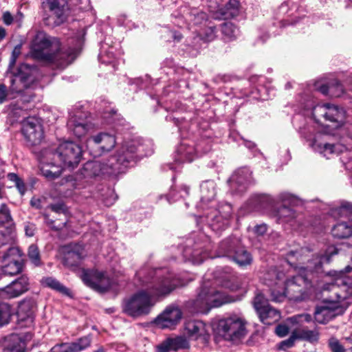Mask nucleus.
<instances>
[{"mask_svg":"<svg viewBox=\"0 0 352 352\" xmlns=\"http://www.w3.org/2000/svg\"><path fill=\"white\" fill-rule=\"evenodd\" d=\"M297 338L302 340H306L309 342H315L318 339L319 333L317 331L314 330H300L296 331Z\"/></svg>","mask_w":352,"mask_h":352,"instance_id":"58836bf2","label":"nucleus"},{"mask_svg":"<svg viewBox=\"0 0 352 352\" xmlns=\"http://www.w3.org/2000/svg\"><path fill=\"white\" fill-rule=\"evenodd\" d=\"M14 94H11V89L7 90V87L4 84L0 85V104L3 103L8 100L15 98Z\"/></svg>","mask_w":352,"mask_h":352,"instance_id":"37998d69","label":"nucleus"},{"mask_svg":"<svg viewBox=\"0 0 352 352\" xmlns=\"http://www.w3.org/2000/svg\"><path fill=\"white\" fill-rule=\"evenodd\" d=\"M221 32L226 38L232 40L237 36L239 30L233 23L227 22L223 23Z\"/></svg>","mask_w":352,"mask_h":352,"instance_id":"e433bc0d","label":"nucleus"},{"mask_svg":"<svg viewBox=\"0 0 352 352\" xmlns=\"http://www.w3.org/2000/svg\"><path fill=\"white\" fill-rule=\"evenodd\" d=\"M28 256L35 266H39L41 265L40 252L36 245L32 244L29 247Z\"/></svg>","mask_w":352,"mask_h":352,"instance_id":"ea45409f","label":"nucleus"},{"mask_svg":"<svg viewBox=\"0 0 352 352\" xmlns=\"http://www.w3.org/2000/svg\"><path fill=\"white\" fill-rule=\"evenodd\" d=\"M11 220V214L6 204H2L0 208V224L8 223Z\"/></svg>","mask_w":352,"mask_h":352,"instance_id":"a18cd8bd","label":"nucleus"},{"mask_svg":"<svg viewBox=\"0 0 352 352\" xmlns=\"http://www.w3.org/2000/svg\"><path fill=\"white\" fill-rule=\"evenodd\" d=\"M22 133L29 146L39 144L43 138V130L40 121L34 117H30L22 122Z\"/></svg>","mask_w":352,"mask_h":352,"instance_id":"2eb2a0df","label":"nucleus"},{"mask_svg":"<svg viewBox=\"0 0 352 352\" xmlns=\"http://www.w3.org/2000/svg\"><path fill=\"white\" fill-rule=\"evenodd\" d=\"M66 3V0H44L42 6L54 19V23L58 25L63 21Z\"/></svg>","mask_w":352,"mask_h":352,"instance_id":"5701e85b","label":"nucleus"},{"mask_svg":"<svg viewBox=\"0 0 352 352\" xmlns=\"http://www.w3.org/2000/svg\"><path fill=\"white\" fill-rule=\"evenodd\" d=\"M172 350L178 351L179 349H187L190 348V344L186 337L183 336H176L175 338H168Z\"/></svg>","mask_w":352,"mask_h":352,"instance_id":"f704fd0d","label":"nucleus"},{"mask_svg":"<svg viewBox=\"0 0 352 352\" xmlns=\"http://www.w3.org/2000/svg\"><path fill=\"white\" fill-rule=\"evenodd\" d=\"M11 316L10 305L6 302H0V326L8 324Z\"/></svg>","mask_w":352,"mask_h":352,"instance_id":"c9c22d12","label":"nucleus"},{"mask_svg":"<svg viewBox=\"0 0 352 352\" xmlns=\"http://www.w3.org/2000/svg\"><path fill=\"white\" fill-rule=\"evenodd\" d=\"M217 331L224 340L238 343L247 335L246 322L236 316L222 319L218 323Z\"/></svg>","mask_w":352,"mask_h":352,"instance_id":"423d86ee","label":"nucleus"},{"mask_svg":"<svg viewBox=\"0 0 352 352\" xmlns=\"http://www.w3.org/2000/svg\"><path fill=\"white\" fill-rule=\"evenodd\" d=\"M113 55L112 52H109L107 54V55L101 54L99 56V59L102 63L109 64L111 63V59L113 58Z\"/></svg>","mask_w":352,"mask_h":352,"instance_id":"bf43d9fd","label":"nucleus"},{"mask_svg":"<svg viewBox=\"0 0 352 352\" xmlns=\"http://www.w3.org/2000/svg\"><path fill=\"white\" fill-rule=\"evenodd\" d=\"M136 276L146 289L124 302V311L132 317L148 314L160 298L166 297L181 285L176 275L165 268L141 270Z\"/></svg>","mask_w":352,"mask_h":352,"instance_id":"f257e3e1","label":"nucleus"},{"mask_svg":"<svg viewBox=\"0 0 352 352\" xmlns=\"http://www.w3.org/2000/svg\"><path fill=\"white\" fill-rule=\"evenodd\" d=\"M17 316L21 327H30L34 322L33 305L30 301L21 302L18 307Z\"/></svg>","mask_w":352,"mask_h":352,"instance_id":"bb28decb","label":"nucleus"},{"mask_svg":"<svg viewBox=\"0 0 352 352\" xmlns=\"http://www.w3.org/2000/svg\"><path fill=\"white\" fill-rule=\"evenodd\" d=\"M338 254V249L331 246L327 250L324 254L314 257L309 261L306 267H302L299 270V274L288 278L285 287L277 293L274 290L272 291V300L275 302H281L287 296L291 300L300 301L307 298L312 292V284L309 280V275L313 272H318L321 269L324 263H329L331 257Z\"/></svg>","mask_w":352,"mask_h":352,"instance_id":"f03ea898","label":"nucleus"},{"mask_svg":"<svg viewBox=\"0 0 352 352\" xmlns=\"http://www.w3.org/2000/svg\"><path fill=\"white\" fill-rule=\"evenodd\" d=\"M84 34L82 32L78 34L74 48L62 51L60 50V42L57 38H51L43 32H38L32 40V50L35 57L65 67L72 63L80 52Z\"/></svg>","mask_w":352,"mask_h":352,"instance_id":"7ed1b4c3","label":"nucleus"},{"mask_svg":"<svg viewBox=\"0 0 352 352\" xmlns=\"http://www.w3.org/2000/svg\"><path fill=\"white\" fill-rule=\"evenodd\" d=\"M232 300L223 292L204 283L197 297L186 303L192 313H207L212 307H218Z\"/></svg>","mask_w":352,"mask_h":352,"instance_id":"39448f33","label":"nucleus"},{"mask_svg":"<svg viewBox=\"0 0 352 352\" xmlns=\"http://www.w3.org/2000/svg\"><path fill=\"white\" fill-rule=\"evenodd\" d=\"M240 8L239 0H230L226 4V9L230 12L232 16L237 15Z\"/></svg>","mask_w":352,"mask_h":352,"instance_id":"de8ad7c7","label":"nucleus"},{"mask_svg":"<svg viewBox=\"0 0 352 352\" xmlns=\"http://www.w3.org/2000/svg\"><path fill=\"white\" fill-rule=\"evenodd\" d=\"M220 249L223 252L222 256L232 258L239 266L250 265L252 257L244 248L239 247V241L237 239H227L220 244Z\"/></svg>","mask_w":352,"mask_h":352,"instance_id":"f8f14e48","label":"nucleus"},{"mask_svg":"<svg viewBox=\"0 0 352 352\" xmlns=\"http://www.w3.org/2000/svg\"><path fill=\"white\" fill-rule=\"evenodd\" d=\"M312 115L314 120L318 122L321 118L333 124L336 128H340L344 125L346 120L344 109L331 103L317 104L312 109Z\"/></svg>","mask_w":352,"mask_h":352,"instance_id":"1a4fd4ad","label":"nucleus"},{"mask_svg":"<svg viewBox=\"0 0 352 352\" xmlns=\"http://www.w3.org/2000/svg\"><path fill=\"white\" fill-rule=\"evenodd\" d=\"M315 89L323 95L331 97H340L344 94L343 85L337 79H333L327 84L317 82Z\"/></svg>","mask_w":352,"mask_h":352,"instance_id":"cd10ccee","label":"nucleus"},{"mask_svg":"<svg viewBox=\"0 0 352 352\" xmlns=\"http://www.w3.org/2000/svg\"><path fill=\"white\" fill-rule=\"evenodd\" d=\"M208 256L206 252H200L198 250L193 252L191 260L194 263L200 264Z\"/></svg>","mask_w":352,"mask_h":352,"instance_id":"603ef678","label":"nucleus"},{"mask_svg":"<svg viewBox=\"0 0 352 352\" xmlns=\"http://www.w3.org/2000/svg\"><path fill=\"white\" fill-rule=\"evenodd\" d=\"M91 342L89 336H85L74 342L63 343V347H66L69 352H80L88 348L91 345Z\"/></svg>","mask_w":352,"mask_h":352,"instance_id":"2f4dec72","label":"nucleus"},{"mask_svg":"<svg viewBox=\"0 0 352 352\" xmlns=\"http://www.w3.org/2000/svg\"><path fill=\"white\" fill-rule=\"evenodd\" d=\"M311 320V316L309 314H299L294 316L287 319V322L292 324H299L302 322H309Z\"/></svg>","mask_w":352,"mask_h":352,"instance_id":"49530a36","label":"nucleus"},{"mask_svg":"<svg viewBox=\"0 0 352 352\" xmlns=\"http://www.w3.org/2000/svg\"><path fill=\"white\" fill-rule=\"evenodd\" d=\"M329 346L332 352H345L344 346L335 338H331L329 340Z\"/></svg>","mask_w":352,"mask_h":352,"instance_id":"8fccbe9b","label":"nucleus"},{"mask_svg":"<svg viewBox=\"0 0 352 352\" xmlns=\"http://www.w3.org/2000/svg\"><path fill=\"white\" fill-rule=\"evenodd\" d=\"M10 341H11L12 344L7 345L3 350V352H24V346L22 345L20 339L17 336L13 335L10 336Z\"/></svg>","mask_w":352,"mask_h":352,"instance_id":"4c0bfd02","label":"nucleus"},{"mask_svg":"<svg viewBox=\"0 0 352 352\" xmlns=\"http://www.w3.org/2000/svg\"><path fill=\"white\" fill-rule=\"evenodd\" d=\"M52 155L53 160L64 168H74L81 160L82 148L73 142L67 141L60 144Z\"/></svg>","mask_w":352,"mask_h":352,"instance_id":"0eeeda50","label":"nucleus"},{"mask_svg":"<svg viewBox=\"0 0 352 352\" xmlns=\"http://www.w3.org/2000/svg\"><path fill=\"white\" fill-rule=\"evenodd\" d=\"M3 21L6 25H9L12 23L13 17L9 12H6L3 14Z\"/></svg>","mask_w":352,"mask_h":352,"instance_id":"680f3d73","label":"nucleus"},{"mask_svg":"<svg viewBox=\"0 0 352 352\" xmlns=\"http://www.w3.org/2000/svg\"><path fill=\"white\" fill-rule=\"evenodd\" d=\"M312 147L324 155V157L329 158V155L339 154L344 152L346 148L344 145L337 143L331 144L326 142H319L317 140H314L312 143Z\"/></svg>","mask_w":352,"mask_h":352,"instance_id":"c85d7f7f","label":"nucleus"},{"mask_svg":"<svg viewBox=\"0 0 352 352\" xmlns=\"http://www.w3.org/2000/svg\"><path fill=\"white\" fill-rule=\"evenodd\" d=\"M289 333V328L285 324H279L276 328V333L280 337H284Z\"/></svg>","mask_w":352,"mask_h":352,"instance_id":"4d7b16f0","label":"nucleus"},{"mask_svg":"<svg viewBox=\"0 0 352 352\" xmlns=\"http://www.w3.org/2000/svg\"><path fill=\"white\" fill-rule=\"evenodd\" d=\"M82 258V253L79 250H73L67 254L65 261L67 263H69V260H74V263L72 265H77Z\"/></svg>","mask_w":352,"mask_h":352,"instance_id":"c03bdc74","label":"nucleus"},{"mask_svg":"<svg viewBox=\"0 0 352 352\" xmlns=\"http://www.w3.org/2000/svg\"><path fill=\"white\" fill-rule=\"evenodd\" d=\"M6 34V30L3 27H0V42L5 38Z\"/></svg>","mask_w":352,"mask_h":352,"instance_id":"338daca9","label":"nucleus"},{"mask_svg":"<svg viewBox=\"0 0 352 352\" xmlns=\"http://www.w3.org/2000/svg\"><path fill=\"white\" fill-rule=\"evenodd\" d=\"M343 312L342 308L337 303L333 307H318L314 314L315 320L320 324H325Z\"/></svg>","mask_w":352,"mask_h":352,"instance_id":"b1692460","label":"nucleus"},{"mask_svg":"<svg viewBox=\"0 0 352 352\" xmlns=\"http://www.w3.org/2000/svg\"><path fill=\"white\" fill-rule=\"evenodd\" d=\"M184 329L188 337L193 340H197L207 334L206 324L199 320L187 321Z\"/></svg>","mask_w":352,"mask_h":352,"instance_id":"7c9ffc66","label":"nucleus"},{"mask_svg":"<svg viewBox=\"0 0 352 352\" xmlns=\"http://www.w3.org/2000/svg\"><path fill=\"white\" fill-rule=\"evenodd\" d=\"M254 232L258 235H263L267 231V226L265 224L258 225L254 227Z\"/></svg>","mask_w":352,"mask_h":352,"instance_id":"052dcab7","label":"nucleus"},{"mask_svg":"<svg viewBox=\"0 0 352 352\" xmlns=\"http://www.w3.org/2000/svg\"><path fill=\"white\" fill-rule=\"evenodd\" d=\"M252 182V172L248 168H241L236 170L228 180L230 188L242 192Z\"/></svg>","mask_w":352,"mask_h":352,"instance_id":"4be33fe9","label":"nucleus"},{"mask_svg":"<svg viewBox=\"0 0 352 352\" xmlns=\"http://www.w3.org/2000/svg\"><path fill=\"white\" fill-rule=\"evenodd\" d=\"M36 68L27 64H22L18 69V72L14 75L11 80V94L16 97L22 94L24 90L30 88L36 80Z\"/></svg>","mask_w":352,"mask_h":352,"instance_id":"9d476101","label":"nucleus"},{"mask_svg":"<svg viewBox=\"0 0 352 352\" xmlns=\"http://www.w3.org/2000/svg\"><path fill=\"white\" fill-rule=\"evenodd\" d=\"M82 174L85 177H94L103 174H116L108 160L90 161L85 164Z\"/></svg>","mask_w":352,"mask_h":352,"instance_id":"6ab92c4d","label":"nucleus"},{"mask_svg":"<svg viewBox=\"0 0 352 352\" xmlns=\"http://www.w3.org/2000/svg\"><path fill=\"white\" fill-rule=\"evenodd\" d=\"M21 46L20 45H18L13 50L10 62V66H12L15 64L16 58L21 54Z\"/></svg>","mask_w":352,"mask_h":352,"instance_id":"6e6d98bb","label":"nucleus"},{"mask_svg":"<svg viewBox=\"0 0 352 352\" xmlns=\"http://www.w3.org/2000/svg\"><path fill=\"white\" fill-rule=\"evenodd\" d=\"M14 240V234L12 231L3 227H0V246L6 244L12 245Z\"/></svg>","mask_w":352,"mask_h":352,"instance_id":"a19ab883","label":"nucleus"},{"mask_svg":"<svg viewBox=\"0 0 352 352\" xmlns=\"http://www.w3.org/2000/svg\"><path fill=\"white\" fill-rule=\"evenodd\" d=\"M296 338H298L296 332L294 331L292 333V334L288 339L282 341L279 344V346H278L279 349L286 350L287 349L292 347L294 345V342Z\"/></svg>","mask_w":352,"mask_h":352,"instance_id":"09e8293b","label":"nucleus"},{"mask_svg":"<svg viewBox=\"0 0 352 352\" xmlns=\"http://www.w3.org/2000/svg\"><path fill=\"white\" fill-rule=\"evenodd\" d=\"M41 283L52 289H54L64 295L69 296V290L62 285L58 280L52 277H45L41 280Z\"/></svg>","mask_w":352,"mask_h":352,"instance_id":"72a5a7b5","label":"nucleus"},{"mask_svg":"<svg viewBox=\"0 0 352 352\" xmlns=\"http://www.w3.org/2000/svg\"><path fill=\"white\" fill-rule=\"evenodd\" d=\"M87 113L77 111L73 115H71L68 122V129L77 138H81L85 135L91 126L87 120Z\"/></svg>","mask_w":352,"mask_h":352,"instance_id":"a211bd4d","label":"nucleus"},{"mask_svg":"<svg viewBox=\"0 0 352 352\" xmlns=\"http://www.w3.org/2000/svg\"><path fill=\"white\" fill-rule=\"evenodd\" d=\"M91 143L96 144L97 148L102 152H107L115 146L116 140L113 135L108 133H100L96 135L91 136L88 140L89 145Z\"/></svg>","mask_w":352,"mask_h":352,"instance_id":"393cba45","label":"nucleus"},{"mask_svg":"<svg viewBox=\"0 0 352 352\" xmlns=\"http://www.w3.org/2000/svg\"><path fill=\"white\" fill-rule=\"evenodd\" d=\"M201 207L208 210L205 216L208 223L214 231H219L228 227L232 212L230 204H225L219 208H207L206 206L212 202L216 195V184L213 180H206L201 184Z\"/></svg>","mask_w":352,"mask_h":352,"instance_id":"20e7f679","label":"nucleus"},{"mask_svg":"<svg viewBox=\"0 0 352 352\" xmlns=\"http://www.w3.org/2000/svg\"><path fill=\"white\" fill-rule=\"evenodd\" d=\"M50 352H69L66 348L63 347V343L55 345L50 351Z\"/></svg>","mask_w":352,"mask_h":352,"instance_id":"e2e57ef3","label":"nucleus"},{"mask_svg":"<svg viewBox=\"0 0 352 352\" xmlns=\"http://www.w3.org/2000/svg\"><path fill=\"white\" fill-rule=\"evenodd\" d=\"M138 151L136 141L131 140L124 142L117 151L116 155L108 159L116 173H120L138 159L136 154Z\"/></svg>","mask_w":352,"mask_h":352,"instance_id":"6e6552de","label":"nucleus"},{"mask_svg":"<svg viewBox=\"0 0 352 352\" xmlns=\"http://www.w3.org/2000/svg\"><path fill=\"white\" fill-rule=\"evenodd\" d=\"M50 207L52 211L56 213H65L66 212L65 206L63 203L53 204L51 205Z\"/></svg>","mask_w":352,"mask_h":352,"instance_id":"13d9d810","label":"nucleus"},{"mask_svg":"<svg viewBox=\"0 0 352 352\" xmlns=\"http://www.w3.org/2000/svg\"><path fill=\"white\" fill-rule=\"evenodd\" d=\"M29 289V279L25 276H22L10 285L0 289V296L4 298H16Z\"/></svg>","mask_w":352,"mask_h":352,"instance_id":"aec40b11","label":"nucleus"},{"mask_svg":"<svg viewBox=\"0 0 352 352\" xmlns=\"http://www.w3.org/2000/svg\"><path fill=\"white\" fill-rule=\"evenodd\" d=\"M45 223L49 226H51L52 228L55 229V230H58L60 229V227H54L53 226V223H54V221L50 219L48 216L45 215Z\"/></svg>","mask_w":352,"mask_h":352,"instance_id":"69168bd1","label":"nucleus"},{"mask_svg":"<svg viewBox=\"0 0 352 352\" xmlns=\"http://www.w3.org/2000/svg\"><path fill=\"white\" fill-rule=\"evenodd\" d=\"M182 316V311L177 305H170L156 318L155 323L161 329H173L181 321Z\"/></svg>","mask_w":352,"mask_h":352,"instance_id":"f3484780","label":"nucleus"},{"mask_svg":"<svg viewBox=\"0 0 352 352\" xmlns=\"http://www.w3.org/2000/svg\"><path fill=\"white\" fill-rule=\"evenodd\" d=\"M171 350L172 347L170 345L168 338L156 346V352H170Z\"/></svg>","mask_w":352,"mask_h":352,"instance_id":"864d4df0","label":"nucleus"},{"mask_svg":"<svg viewBox=\"0 0 352 352\" xmlns=\"http://www.w3.org/2000/svg\"><path fill=\"white\" fill-rule=\"evenodd\" d=\"M63 168L62 164L57 161H54L51 166L50 164L44 165L41 170L42 175L47 179H54L60 175Z\"/></svg>","mask_w":352,"mask_h":352,"instance_id":"473e14b6","label":"nucleus"},{"mask_svg":"<svg viewBox=\"0 0 352 352\" xmlns=\"http://www.w3.org/2000/svg\"><path fill=\"white\" fill-rule=\"evenodd\" d=\"M335 217L346 219L337 223L331 230L335 238L344 239L352 235V205L346 203L332 212Z\"/></svg>","mask_w":352,"mask_h":352,"instance_id":"9b49d317","label":"nucleus"},{"mask_svg":"<svg viewBox=\"0 0 352 352\" xmlns=\"http://www.w3.org/2000/svg\"><path fill=\"white\" fill-rule=\"evenodd\" d=\"M216 34V28L214 26H209L206 30L204 33H201V36L203 39L206 41H211L215 38Z\"/></svg>","mask_w":352,"mask_h":352,"instance_id":"3c124183","label":"nucleus"},{"mask_svg":"<svg viewBox=\"0 0 352 352\" xmlns=\"http://www.w3.org/2000/svg\"><path fill=\"white\" fill-rule=\"evenodd\" d=\"M31 205L36 208H40L41 207V200L38 198H32L31 199Z\"/></svg>","mask_w":352,"mask_h":352,"instance_id":"0e129e2a","label":"nucleus"},{"mask_svg":"<svg viewBox=\"0 0 352 352\" xmlns=\"http://www.w3.org/2000/svg\"><path fill=\"white\" fill-rule=\"evenodd\" d=\"M193 22L194 24L198 25L201 24L204 21L207 20V14L204 12H197L193 14Z\"/></svg>","mask_w":352,"mask_h":352,"instance_id":"5fc2aeb1","label":"nucleus"},{"mask_svg":"<svg viewBox=\"0 0 352 352\" xmlns=\"http://www.w3.org/2000/svg\"><path fill=\"white\" fill-rule=\"evenodd\" d=\"M335 294L336 295L337 297L336 302H340L345 298V296H342L338 292H335Z\"/></svg>","mask_w":352,"mask_h":352,"instance_id":"774afa93","label":"nucleus"},{"mask_svg":"<svg viewBox=\"0 0 352 352\" xmlns=\"http://www.w3.org/2000/svg\"><path fill=\"white\" fill-rule=\"evenodd\" d=\"M217 279L223 287L232 291H236L241 287L239 277L232 273L228 267L222 270V272H219L217 276Z\"/></svg>","mask_w":352,"mask_h":352,"instance_id":"a878e982","label":"nucleus"},{"mask_svg":"<svg viewBox=\"0 0 352 352\" xmlns=\"http://www.w3.org/2000/svg\"><path fill=\"white\" fill-rule=\"evenodd\" d=\"M81 279L86 285L99 292H107L112 284L106 273L98 270H83Z\"/></svg>","mask_w":352,"mask_h":352,"instance_id":"4468645a","label":"nucleus"},{"mask_svg":"<svg viewBox=\"0 0 352 352\" xmlns=\"http://www.w3.org/2000/svg\"><path fill=\"white\" fill-rule=\"evenodd\" d=\"M196 155L197 152L194 146L183 142L177 148L175 161L179 164L190 162Z\"/></svg>","mask_w":352,"mask_h":352,"instance_id":"c756f323","label":"nucleus"},{"mask_svg":"<svg viewBox=\"0 0 352 352\" xmlns=\"http://www.w3.org/2000/svg\"><path fill=\"white\" fill-rule=\"evenodd\" d=\"M279 197L285 204L280 207L277 211L278 220L281 222H288L296 217V212L293 208L287 206L286 204L296 206L300 203V201L296 197L288 192L281 193Z\"/></svg>","mask_w":352,"mask_h":352,"instance_id":"412c9836","label":"nucleus"},{"mask_svg":"<svg viewBox=\"0 0 352 352\" xmlns=\"http://www.w3.org/2000/svg\"><path fill=\"white\" fill-rule=\"evenodd\" d=\"M1 267L3 274L14 276L22 270L20 262L19 250L15 247H10L0 257Z\"/></svg>","mask_w":352,"mask_h":352,"instance_id":"dca6fc26","label":"nucleus"},{"mask_svg":"<svg viewBox=\"0 0 352 352\" xmlns=\"http://www.w3.org/2000/svg\"><path fill=\"white\" fill-rule=\"evenodd\" d=\"M253 306L261 321L265 324L271 325L280 318V313L269 305L267 300L261 293L254 297Z\"/></svg>","mask_w":352,"mask_h":352,"instance_id":"ddd939ff","label":"nucleus"},{"mask_svg":"<svg viewBox=\"0 0 352 352\" xmlns=\"http://www.w3.org/2000/svg\"><path fill=\"white\" fill-rule=\"evenodd\" d=\"M8 179L14 183L15 186L18 189L21 195H24L26 191V187L22 179L15 173H8L7 175Z\"/></svg>","mask_w":352,"mask_h":352,"instance_id":"79ce46f5","label":"nucleus"}]
</instances>
